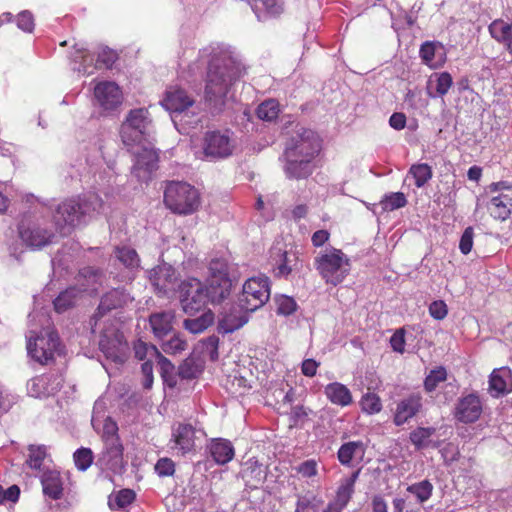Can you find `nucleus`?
<instances>
[{
	"label": "nucleus",
	"mask_w": 512,
	"mask_h": 512,
	"mask_svg": "<svg viewBox=\"0 0 512 512\" xmlns=\"http://www.w3.org/2000/svg\"><path fill=\"white\" fill-rule=\"evenodd\" d=\"M152 119L148 109L136 108L128 112L121 124L120 136L126 146H139L152 131Z\"/></svg>",
	"instance_id": "6e6552de"
},
{
	"label": "nucleus",
	"mask_w": 512,
	"mask_h": 512,
	"mask_svg": "<svg viewBox=\"0 0 512 512\" xmlns=\"http://www.w3.org/2000/svg\"><path fill=\"white\" fill-rule=\"evenodd\" d=\"M100 462L106 469L112 470L115 473L121 471L125 467L124 446L121 438H114L104 446L101 452Z\"/></svg>",
	"instance_id": "412c9836"
},
{
	"label": "nucleus",
	"mask_w": 512,
	"mask_h": 512,
	"mask_svg": "<svg viewBox=\"0 0 512 512\" xmlns=\"http://www.w3.org/2000/svg\"><path fill=\"white\" fill-rule=\"evenodd\" d=\"M429 313L435 320H443L449 313L448 305L443 299H436L429 305Z\"/></svg>",
	"instance_id": "052dcab7"
},
{
	"label": "nucleus",
	"mask_w": 512,
	"mask_h": 512,
	"mask_svg": "<svg viewBox=\"0 0 512 512\" xmlns=\"http://www.w3.org/2000/svg\"><path fill=\"white\" fill-rule=\"evenodd\" d=\"M488 29L491 37L501 43L512 55V24L497 18L489 24Z\"/></svg>",
	"instance_id": "2f4dec72"
},
{
	"label": "nucleus",
	"mask_w": 512,
	"mask_h": 512,
	"mask_svg": "<svg viewBox=\"0 0 512 512\" xmlns=\"http://www.w3.org/2000/svg\"><path fill=\"white\" fill-rule=\"evenodd\" d=\"M407 202L404 192H389L382 197L379 206L384 211H393L405 207Z\"/></svg>",
	"instance_id": "c03bdc74"
},
{
	"label": "nucleus",
	"mask_w": 512,
	"mask_h": 512,
	"mask_svg": "<svg viewBox=\"0 0 512 512\" xmlns=\"http://www.w3.org/2000/svg\"><path fill=\"white\" fill-rule=\"evenodd\" d=\"M73 60L76 62H80L77 70L81 71L84 74H90L93 71V61L94 55L90 54L84 46L75 45V51L72 55Z\"/></svg>",
	"instance_id": "37998d69"
},
{
	"label": "nucleus",
	"mask_w": 512,
	"mask_h": 512,
	"mask_svg": "<svg viewBox=\"0 0 512 512\" xmlns=\"http://www.w3.org/2000/svg\"><path fill=\"white\" fill-rule=\"evenodd\" d=\"M435 433V427H417L411 431L409 439L415 448L422 449L429 445L430 438Z\"/></svg>",
	"instance_id": "a18cd8bd"
},
{
	"label": "nucleus",
	"mask_w": 512,
	"mask_h": 512,
	"mask_svg": "<svg viewBox=\"0 0 512 512\" xmlns=\"http://www.w3.org/2000/svg\"><path fill=\"white\" fill-rule=\"evenodd\" d=\"M175 314L173 311H160L149 316V323L156 338L162 339L173 330Z\"/></svg>",
	"instance_id": "7c9ffc66"
},
{
	"label": "nucleus",
	"mask_w": 512,
	"mask_h": 512,
	"mask_svg": "<svg viewBox=\"0 0 512 512\" xmlns=\"http://www.w3.org/2000/svg\"><path fill=\"white\" fill-rule=\"evenodd\" d=\"M453 86V78L449 72H435L430 75L427 83L429 97H444Z\"/></svg>",
	"instance_id": "c756f323"
},
{
	"label": "nucleus",
	"mask_w": 512,
	"mask_h": 512,
	"mask_svg": "<svg viewBox=\"0 0 512 512\" xmlns=\"http://www.w3.org/2000/svg\"><path fill=\"white\" fill-rule=\"evenodd\" d=\"M30 356L41 364L54 361L56 354H61L63 346L56 331H44L36 337H30L27 342Z\"/></svg>",
	"instance_id": "9b49d317"
},
{
	"label": "nucleus",
	"mask_w": 512,
	"mask_h": 512,
	"mask_svg": "<svg viewBox=\"0 0 512 512\" xmlns=\"http://www.w3.org/2000/svg\"><path fill=\"white\" fill-rule=\"evenodd\" d=\"M213 322L214 314L212 311L208 310L200 317H196V319H185L183 321V326L192 333H201L203 330L207 329V327L211 326Z\"/></svg>",
	"instance_id": "a19ab883"
},
{
	"label": "nucleus",
	"mask_w": 512,
	"mask_h": 512,
	"mask_svg": "<svg viewBox=\"0 0 512 512\" xmlns=\"http://www.w3.org/2000/svg\"><path fill=\"white\" fill-rule=\"evenodd\" d=\"M473 226H467L459 242V249L463 254H469L473 248Z\"/></svg>",
	"instance_id": "338daca9"
},
{
	"label": "nucleus",
	"mask_w": 512,
	"mask_h": 512,
	"mask_svg": "<svg viewBox=\"0 0 512 512\" xmlns=\"http://www.w3.org/2000/svg\"><path fill=\"white\" fill-rule=\"evenodd\" d=\"M314 268L325 283L337 285L349 275L351 259L341 249L331 247L314 258Z\"/></svg>",
	"instance_id": "20e7f679"
},
{
	"label": "nucleus",
	"mask_w": 512,
	"mask_h": 512,
	"mask_svg": "<svg viewBox=\"0 0 512 512\" xmlns=\"http://www.w3.org/2000/svg\"><path fill=\"white\" fill-rule=\"evenodd\" d=\"M360 407L363 412L373 415L381 411L383 404L381 398L376 393H365L360 400Z\"/></svg>",
	"instance_id": "603ef678"
},
{
	"label": "nucleus",
	"mask_w": 512,
	"mask_h": 512,
	"mask_svg": "<svg viewBox=\"0 0 512 512\" xmlns=\"http://www.w3.org/2000/svg\"><path fill=\"white\" fill-rule=\"evenodd\" d=\"M367 447L363 441H349L342 444L337 450L339 463L351 467L354 461L361 463L366 455Z\"/></svg>",
	"instance_id": "a878e982"
},
{
	"label": "nucleus",
	"mask_w": 512,
	"mask_h": 512,
	"mask_svg": "<svg viewBox=\"0 0 512 512\" xmlns=\"http://www.w3.org/2000/svg\"><path fill=\"white\" fill-rule=\"evenodd\" d=\"M434 486L429 479H423V481L415 482L407 487V491L414 494L420 503L429 500L433 495Z\"/></svg>",
	"instance_id": "de8ad7c7"
},
{
	"label": "nucleus",
	"mask_w": 512,
	"mask_h": 512,
	"mask_svg": "<svg viewBox=\"0 0 512 512\" xmlns=\"http://www.w3.org/2000/svg\"><path fill=\"white\" fill-rule=\"evenodd\" d=\"M321 150V140L315 131L310 128H301L286 145L284 156H300L312 163V159Z\"/></svg>",
	"instance_id": "f8f14e48"
},
{
	"label": "nucleus",
	"mask_w": 512,
	"mask_h": 512,
	"mask_svg": "<svg viewBox=\"0 0 512 512\" xmlns=\"http://www.w3.org/2000/svg\"><path fill=\"white\" fill-rule=\"evenodd\" d=\"M325 396L334 405L349 406L353 403V394L351 390H349L345 384L338 383V381L329 383L325 386Z\"/></svg>",
	"instance_id": "473e14b6"
},
{
	"label": "nucleus",
	"mask_w": 512,
	"mask_h": 512,
	"mask_svg": "<svg viewBox=\"0 0 512 512\" xmlns=\"http://www.w3.org/2000/svg\"><path fill=\"white\" fill-rule=\"evenodd\" d=\"M99 348L105 357L115 363H123L126 360L127 351L129 349L123 332L112 329L101 334L99 339Z\"/></svg>",
	"instance_id": "4468645a"
},
{
	"label": "nucleus",
	"mask_w": 512,
	"mask_h": 512,
	"mask_svg": "<svg viewBox=\"0 0 512 512\" xmlns=\"http://www.w3.org/2000/svg\"><path fill=\"white\" fill-rule=\"evenodd\" d=\"M253 10L258 18L261 16H276L283 12L282 0H254Z\"/></svg>",
	"instance_id": "e433bc0d"
},
{
	"label": "nucleus",
	"mask_w": 512,
	"mask_h": 512,
	"mask_svg": "<svg viewBox=\"0 0 512 512\" xmlns=\"http://www.w3.org/2000/svg\"><path fill=\"white\" fill-rule=\"evenodd\" d=\"M447 379V369L444 366H438V368L432 369L430 373L425 377L423 386L428 393L435 391L441 382Z\"/></svg>",
	"instance_id": "09e8293b"
},
{
	"label": "nucleus",
	"mask_w": 512,
	"mask_h": 512,
	"mask_svg": "<svg viewBox=\"0 0 512 512\" xmlns=\"http://www.w3.org/2000/svg\"><path fill=\"white\" fill-rule=\"evenodd\" d=\"M202 370L193 357H188L179 365L178 375L183 379H194L200 375Z\"/></svg>",
	"instance_id": "3c124183"
},
{
	"label": "nucleus",
	"mask_w": 512,
	"mask_h": 512,
	"mask_svg": "<svg viewBox=\"0 0 512 512\" xmlns=\"http://www.w3.org/2000/svg\"><path fill=\"white\" fill-rule=\"evenodd\" d=\"M422 408V397L419 393H412L404 399H401L395 409L393 422L396 425H403L414 418Z\"/></svg>",
	"instance_id": "4be33fe9"
},
{
	"label": "nucleus",
	"mask_w": 512,
	"mask_h": 512,
	"mask_svg": "<svg viewBox=\"0 0 512 512\" xmlns=\"http://www.w3.org/2000/svg\"><path fill=\"white\" fill-rule=\"evenodd\" d=\"M140 149L134 151L135 159L132 166V173L140 181H147L151 178L152 171L157 167L158 154L152 148L141 143Z\"/></svg>",
	"instance_id": "a211bd4d"
},
{
	"label": "nucleus",
	"mask_w": 512,
	"mask_h": 512,
	"mask_svg": "<svg viewBox=\"0 0 512 512\" xmlns=\"http://www.w3.org/2000/svg\"><path fill=\"white\" fill-rule=\"evenodd\" d=\"M237 146L236 138L231 130L206 131L202 140V147L196 149V158L206 161L229 158Z\"/></svg>",
	"instance_id": "423d86ee"
},
{
	"label": "nucleus",
	"mask_w": 512,
	"mask_h": 512,
	"mask_svg": "<svg viewBox=\"0 0 512 512\" xmlns=\"http://www.w3.org/2000/svg\"><path fill=\"white\" fill-rule=\"evenodd\" d=\"M187 347L186 340L180 335H174L169 341L163 342L162 349L168 354H176V352L184 351Z\"/></svg>",
	"instance_id": "680f3d73"
},
{
	"label": "nucleus",
	"mask_w": 512,
	"mask_h": 512,
	"mask_svg": "<svg viewBox=\"0 0 512 512\" xmlns=\"http://www.w3.org/2000/svg\"><path fill=\"white\" fill-rule=\"evenodd\" d=\"M135 498V491L130 490V488H123L109 497L108 505L112 510L125 509V507L134 502Z\"/></svg>",
	"instance_id": "58836bf2"
},
{
	"label": "nucleus",
	"mask_w": 512,
	"mask_h": 512,
	"mask_svg": "<svg viewBox=\"0 0 512 512\" xmlns=\"http://www.w3.org/2000/svg\"><path fill=\"white\" fill-rule=\"evenodd\" d=\"M482 411V400L478 395H475V393H470L458 399L454 409V417L458 419V421L468 424V422L477 421Z\"/></svg>",
	"instance_id": "aec40b11"
},
{
	"label": "nucleus",
	"mask_w": 512,
	"mask_h": 512,
	"mask_svg": "<svg viewBox=\"0 0 512 512\" xmlns=\"http://www.w3.org/2000/svg\"><path fill=\"white\" fill-rule=\"evenodd\" d=\"M161 104L166 110L170 111L171 119L176 126H195L201 120L198 104L184 88H167Z\"/></svg>",
	"instance_id": "f03ea898"
},
{
	"label": "nucleus",
	"mask_w": 512,
	"mask_h": 512,
	"mask_svg": "<svg viewBox=\"0 0 512 512\" xmlns=\"http://www.w3.org/2000/svg\"><path fill=\"white\" fill-rule=\"evenodd\" d=\"M297 309V303L291 296L282 295L277 299V313L283 315L293 314Z\"/></svg>",
	"instance_id": "bf43d9fd"
},
{
	"label": "nucleus",
	"mask_w": 512,
	"mask_h": 512,
	"mask_svg": "<svg viewBox=\"0 0 512 512\" xmlns=\"http://www.w3.org/2000/svg\"><path fill=\"white\" fill-rule=\"evenodd\" d=\"M17 27L20 30L31 33L35 28V18L30 11H21L17 16Z\"/></svg>",
	"instance_id": "e2e57ef3"
},
{
	"label": "nucleus",
	"mask_w": 512,
	"mask_h": 512,
	"mask_svg": "<svg viewBox=\"0 0 512 512\" xmlns=\"http://www.w3.org/2000/svg\"><path fill=\"white\" fill-rule=\"evenodd\" d=\"M93 94L96 103L103 110H115L123 103V91L113 81L97 82Z\"/></svg>",
	"instance_id": "2eb2a0df"
},
{
	"label": "nucleus",
	"mask_w": 512,
	"mask_h": 512,
	"mask_svg": "<svg viewBox=\"0 0 512 512\" xmlns=\"http://www.w3.org/2000/svg\"><path fill=\"white\" fill-rule=\"evenodd\" d=\"M154 470L161 477L173 476L176 471V463L170 457H161L156 461Z\"/></svg>",
	"instance_id": "6e6d98bb"
},
{
	"label": "nucleus",
	"mask_w": 512,
	"mask_h": 512,
	"mask_svg": "<svg viewBox=\"0 0 512 512\" xmlns=\"http://www.w3.org/2000/svg\"><path fill=\"white\" fill-rule=\"evenodd\" d=\"M133 296L125 288H114L103 293L100 298V303L93 315L95 320L103 317L107 312L113 311V309L125 308L132 302Z\"/></svg>",
	"instance_id": "6ab92c4d"
},
{
	"label": "nucleus",
	"mask_w": 512,
	"mask_h": 512,
	"mask_svg": "<svg viewBox=\"0 0 512 512\" xmlns=\"http://www.w3.org/2000/svg\"><path fill=\"white\" fill-rule=\"evenodd\" d=\"M116 257L125 265L127 268H136L139 266L140 259L135 249L132 247H116Z\"/></svg>",
	"instance_id": "8fccbe9b"
},
{
	"label": "nucleus",
	"mask_w": 512,
	"mask_h": 512,
	"mask_svg": "<svg viewBox=\"0 0 512 512\" xmlns=\"http://www.w3.org/2000/svg\"><path fill=\"white\" fill-rule=\"evenodd\" d=\"M104 210V202L98 194H87L79 198H69L58 204L55 210L54 219L56 223H75V221H86L91 219L92 214Z\"/></svg>",
	"instance_id": "7ed1b4c3"
},
{
	"label": "nucleus",
	"mask_w": 512,
	"mask_h": 512,
	"mask_svg": "<svg viewBox=\"0 0 512 512\" xmlns=\"http://www.w3.org/2000/svg\"><path fill=\"white\" fill-rule=\"evenodd\" d=\"M248 321V316L242 311L231 308L223 314L218 322V331L222 333H231L240 329Z\"/></svg>",
	"instance_id": "72a5a7b5"
},
{
	"label": "nucleus",
	"mask_w": 512,
	"mask_h": 512,
	"mask_svg": "<svg viewBox=\"0 0 512 512\" xmlns=\"http://www.w3.org/2000/svg\"><path fill=\"white\" fill-rule=\"evenodd\" d=\"M490 191L489 213L496 220L508 219L512 214V185L507 182L492 183Z\"/></svg>",
	"instance_id": "ddd939ff"
},
{
	"label": "nucleus",
	"mask_w": 512,
	"mask_h": 512,
	"mask_svg": "<svg viewBox=\"0 0 512 512\" xmlns=\"http://www.w3.org/2000/svg\"><path fill=\"white\" fill-rule=\"evenodd\" d=\"M74 462L79 470H87L93 463V452L90 448H79L74 452Z\"/></svg>",
	"instance_id": "5fc2aeb1"
},
{
	"label": "nucleus",
	"mask_w": 512,
	"mask_h": 512,
	"mask_svg": "<svg viewBox=\"0 0 512 512\" xmlns=\"http://www.w3.org/2000/svg\"><path fill=\"white\" fill-rule=\"evenodd\" d=\"M47 455L48 453L46 445H29L26 463L30 466L31 469L40 470Z\"/></svg>",
	"instance_id": "79ce46f5"
},
{
	"label": "nucleus",
	"mask_w": 512,
	"mask_h": 512,
	"mask_svg": "<svg viewBox=\"0 0 512 512\" xmlns=\"http://www.w3.org/2000/svg\"><path fill=\"white\" fill-rule=\"evenodd\" d=\"M19 234L23 242L30 247H43V245L49 244L55 236L53 231H49L45 226L40 225L20 226Z\"/></svg>",
	"instance_id": "5701e85b"
},
{
	"label": "nucleus",
	"mask_w": 512,
	"mask_h": 512,
	"mask_svg": "<svg viewBox=\"0 0 512 512\" xmlns=\"http://www.w3.org/2000/svg\"><path fill=\"white\" fill-rule=\"evenodd\" d=\"M409 175L413 178L417 187H422L433 175V171L429 164L421 162V164H413L409 168Z\"/></svg>",
	"instance_id": "49530a36"
},
{
	"label": "nucleus",
	"mask_w": 512,
	"mask_h": 512,
	"mask_svg": "<svg viewBox=\"0 0 512 512\" xmlns=\"http://www.w3.org/2000/svg\"><path fill=\"white\" fill-rule=\"evenodd\" d=\"M206 283L210 302L221 303L229 297L233 287L229 259L225 256H214L210 259Z\"/></svg>",
	"instance_id": "39448f33"
},
{
	"label": "nucleus",
	"mask_w": 512,
	"mask_h": 512,
	"mask_svg": "<svg viewBox=\"0 0 512 512\" xmlns=\"http://www.w3.org/2000/svg\"><path fill=\"white\" fill-rule=\"evenodd\" d=\"M197 439V430L193 424L178 423L172 428L170 442L172 449L177 450V454L186 455L195 451Z\"/></svg>",
	"instance_id": "f3484780"
},
{
	"label": "nucleus",
	"mask_w": 512,
	"mask_h": 512,
	"mask_svg": "<svg viewBox=\"0 0 512 512\" xmlns=\"http://www.w3.org/2000/svg\"><path fill=\"white\" fill-rule=\"evenodd\" d=\"M270 257L276 277H288L293 271H301L303 263L297 252H287L281 247H272Z\"/></svg>",
	"instance_id": "dca6fc26"
},
{
	"label": "nucleus",
	"mask_w": 512,
	"mask_h": 512,
	"mask_svg": "<svg viewBox=\"0 0 512 512\" xmlns=\"http://www.w3.org/2000/svg\"><path fill=\"white\" fill-rule=\"evenodd\" d=\"M286 163L284 165V172L288 177L291 178H303L308 177L313 171L311 162L304 160L301 157H294L292 161L291 157H284Z\"/></svg>",
	"instance_id": "c9c22d12"
},
{
	"label": "nucleus",
	"mask_w": 512,
	"mask_h": 512,
	"mask_svg": "<svg viewBox=\"0 0 512 512\" xmlns=\"http://www.w3.org/2000/svg\"><path fill=\"white\" fill-rule=\"evenodd\" d=\"M279 111L280 104L277 102V100L274 99L265 100V102L259 104L257 107V114L259 118L263 120L276 119Z\"/></svg>",
	"instance_id": "864d4df0"
},
{
	"label": "nucleus",
	"mask_w": 512,
	"mask_h": 512,
	"mask_svg": "<svg viewBox=\"0 0 512 512\" xmlns=\"http://www.w3.org/2000/svg\"><path fill=\"white\" fill-rule=\"evenodd\" d=\"M79 294L80 290L75 288V286L62 290L53 301L54 309L57 312L67 311V309L74 306Z\"/></svg>",
	"instance_id": "4c0bfd02"
},
{
	"label": "nucleus",
	"mask_w": 512,
	"mask_h": 512,
	"mask_svg": "<svg viewBox=\"0 0 512 512\" xmlns=\"http://www.w3.org/2000/svg\"><path fill=\"white\" fill-rule=\"evenodd\" d=\"M154 358L157 361L160 369V374L165 381H168V376L172 375L174 371V365L170 362L167 357L163 356V354L156 347V353H154Z\"/></svg>",
	"instance_id": "13d9d810"
},
{
	"label": "nucleus",
	"mask_w": 512,
	"mask_h": 512,
	"mask_svg": "<svg viewBox=\"0 0 512 512\" xmlns=\"http://www.w3.org/2000/svg\"><path fill=\"white\" fill-rule=\"evenodd\" d=\"M323 500L313 493L299 494L294 512H319Z\"/></svg>",
	"instance_id": "ea45409f"
},
{
	"label": "nucleus",
	"mask_w": 512,
	"mask_h": 512,
	"mask_svg": "<svg viewBox=\"0 0 512 512\" xmlns=\"http://www.w3.org/2000/svg\"><path fill=\"white\" fill-rule=\"evenodd\" d=\"M296 470L298 473H300L304 477H313L317 474V462L314 460V458H309L308 460H305L304 462L300 463Z\"/></svg>",
	"instance_id": "774afa93"
},
{
	"label": "nucleus",
	"mask_w": 512,
	"mask_h": 512,
	"mask_svg": "<svg viewBox=\"0 0 512 512\" xmlns=\"http://www.w3.org/2000/svg\"><path fill=\"white\" fill-rule=\"evenodd\" d=\"M179 299L186 314L193 315L202 311L210 302L207 280L205 283L197 277L182 280L179 285Z\"/></svg>",
	"instance_id": "1a4fd4ad"
},
{
	"label": "nucleus",
	"mask_w": 512,
	"mask_h": 512,
	"mask_svg": "<svg viewBox=\"0 0 512 512\" xmlns=\"http://www.w3.org/2000/svg\"><path fill=\"white\" fill-rule=\"evenodd\" d=\"M175 280V270L171 265H160L150 271V281L158 293L166 294L172 289Z\"/></svg>",
	"instance_id": "bb28decb"
},
{
	"label": "nucleus",
	"mask_w": 512,
	"mask_h": 512,
	"mask_svg": "<svg viewBox=\"0 0 512 512\" xmlns=\"http://www.w3.org/2000/svg\"><path fill=\"white\" fill-rule=\"evenodd\" d=\"M511 378V369L507 366L493 369L489 376V392L493 397H500L509 393L512 387H509V379Z\"/></svg>",
	"instance_id": "cd10ccee"
},
{
	"label": "nucleus",
	"mask_w": 512,
	"mask_h": 512,
	"mask_svg": "<svg viewBox=\"0 0 512 512\" xmlns=\"http://www.w3.org/2000/svg\"><path fill=\"white\" fill-rule=\"evenodd\" d=\"M119 427L115 421L111 420V418H108L103 423V434L102 438L104 441V446L107 445V443L112 442L114 437H120L118 434Z\"/></svg>",
	"instance_id": "0e129e2a"
},
{
	"label": "nucleus",
	"mask_w": 512,
	"mask_h": 512,
	"mask_svg": "<svg viewBox=\"0 0 512 512\" xmlns=\"http://www.w3.org/2000/svg\"><path fill=\"white\" fill-rule=\"evenodd\" d=\"M116 59H117L116 52L113 51V50H106V48H105L104 50H101L98 53L95 67H99V68H102V67H105V68L112 67V65L114 64Z\"/></svg>",
	"instance_id": "69168bd1"
},
{
	"label": "nucleus",
	"mask_w": 512,
	"mask_h": 512,
	"mask_svg": "<svg viewBox=\"0 0 512 512\" xmlns=\"http://www.w3.org/2000/svg\"><path fill=\"white\" fill-rule=\"evenodd\" d=\"M42 492L51 500H60L64 494V481L61 472L55 469H47L40 476Z\"/></svg>",
	"instance_id": "b1692460"
},
{
	"label": "nucleus",
	"mask_w": 512,
	"mask_h": 512,
	"mask_svg": "<svg viewBox=\"0 0 512 512\" xmlns=\"http://www.w3.org/2000/svg\"><path fill=\"white\" fill-rule=\"evenodd\" d=\"M209 450L212 458L218 464H227L235 455L234 447L228 439H213Z\"/></svg>",
	"instance_id": "f704fd0d"
},
{
	"label": "nucleus",
	"mask_w": 512,
	"mask_h": 512,
	"mask_svg": "<svg viewBox=\"0 0 512 512\" xmlns=\"http://www.w3.org/2000/svg\"><path fill=\"white\" fill-rule=\"evenodd\" d=\"M361 474V469L355 470L348 478L341 481L335 495L334 504L338 512H342L352 498L355 491V484Z\"/></svg>",
	"instance_id": "c85d7f7f"
},
{
	"label": "nucleus",
	"mask_w": 512,
	"mask_h": 512,
	"mask_svg": "<svg viewBox=\"0 0 512 512\" xmlns=\"http://www.w3.org/2000/svg\"><path fill=\"white\" fill-rule=\"evenodd\" d=\"M134 354L138 360H145L147 357H154L157 352V347L153 344H147V342L138 340L133 344Z\"/></svg>",
	"instance_id": "4d7b16f0"
},
{
	"label": "nucleus",
	"mask_w": 512,
	"mask_h": 512,
	"mask_svg": "<svg viewBox=\"0 0 512 512\" xmlns=\"http://www.w3.org/2000/svg\"><path fill=\"white\" fill-rule=\"evenodd\" d=\"M164 201L173 213L191 214L200 204V195L190 183L170 182L164 191Z\"/></svg>",
	"instance_id": "0eeeda50"
},
{
	"label": "nucleus",
	"mask_w": 512,
	"mask_h": 512,
	"mask_svg": "<svg viewBox=\"0 0 512 512\" xmlns=\"http://www.w3.org/2000/svg\"><path fill=\"white\" fill-rule=\"evenodd\" d=\"M271 296V282L269 277H250L243 285V291L239 297V307L246 312L256 311Z\"/></svg>",
	"instance_id": "9d476101"
},
{
	"label": "nucleus",
	"mask_w": 512,
	"mask_h": 512,
	"mask_svg": "<svg viewBox=\"0 0 512 512\" xmlns=\"http://www.w3.org/2000/svg\"><path fill=\"white\" fill-rule=\"evenodd\" d=\"M208 51L210 59L205 99L213 109L221 110L229 100H233V84L242 76L244 66L237 52L232 50L229 45H212Z\"/></svg>",
	"instance_id": "f257e3e1"
},
{
	"label": "nucleus",
	"mask_w": 512,
	"mask_h": 512,
	"mask_svg": "<svg viewBox=\"0 0 512 512\" xmlns=\"http://www.w3.org/2000/svg\"><path fill=\"white\" fill-rule=\"evenodd\" d=\"M419 55L422 61L430 68H439L445 64L447 60V51L441 42H424L420 49Z\"/></svg>",
	"instance_id": "393cba45"
}]
</instances>
